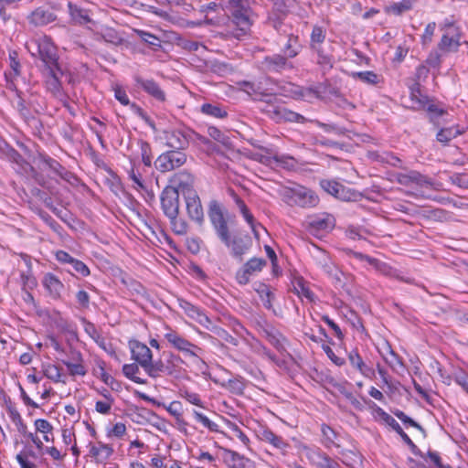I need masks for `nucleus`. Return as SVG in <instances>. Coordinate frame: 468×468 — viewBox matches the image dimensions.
Returning <instances> with one entry per match:
<instances>
[{
	"instance_id": "7c9ffc66",
	"label": "nucleus",
	"mask_w": 468,
	"mask_h": 468,
	"mask_svg": "<svg viewBox=\"0 0 468 468\" xmlns=\"http://www.w3.org/2000/svg\"><path fill=\"white\" fill-rule=\"evenodd\" d=\"M307 458L317 468H326L332 459L318 448L310 449L307 452Z\"/></svg>"
},
{
	"instance_id": "1a4fd4ad",
	"label": "nucleus",
	"mask_w": 468,
	"mask_h": 468,
	"mask_svg": "<svg viewBox=\"0 0 468 468\" xmlns=\"http://www.w3.org/2000/svg\"><path fill=\"white\" fill-rule=\"evenodd\" d=\"M326 37V30L324 27L315 25L313 27V30L310 37V47L318 55V63L324 66H332V58L325 55L321 48L322 44L324 42Z\"/></svg>"
},
{
	"instance_id": "20e7f679",
	"label": "nucleus",
	"mask_w": 468,
	"mask_h": 468,
	"mask_svg": "<svg viewBox=\"0 0 468 468\" xmlns=\"http://www.w3.org/2000/svg\"><path fill=\"white\" fill-rule=\"evenodd\" d=\"M46 76V88L57 99L63 100L65 94L62 90V79H65L69 84L74 83V75L72 72L61 65H57L49 68L43 69Z\"/></svg>"
},
{
	"instance_id": "72a5a7b5",
	"label": "nucleus",
	"mask_w": 468,
	"mask_h": 468,
	"mask_svg": "<svg viewBox=\"0 0 468 468\" xmlns=\"http://www.w3.org/2000/svg\"><path fill=\"white\" fill-rule=\"evenodd\" d=\"M204 327L212 332L216 336H218L224 342L231 344L233 346H238L239 341L237 338L233 337L222 327L214 324L210 319L208 320V324H207V325H204Z\"/></svg>"
},
{
	"instance_id": "cd10ccee",
	"label": "nucleus",
	"mask_w": 468,
	"mask_h": 468,
	"mask_svg": "<svg viewBox=\"0 0 468 468\" xmlns=\"http://www.w3.org/2000/svg\"><path fill=\"white\" fill-rule=\"evenodd\" d=\"M29 22L36 27L46 26L55 20L54 15L42 8H37L28 17Z\"/></svg>"
},
{
	"instance_id": "de8ad7c7",
	"label": "nucleus",
	"mask_w": 468,
	"mask_h": 468,
	"mask_svg": "<svg viewBox=\"0 0 468 468\" xmlns=\"http://www.w3.org/2000/svg\"><path fill=\"white\" fill-rule=\"evenodd\" d=\"M463 133L458 127H448L439 131L436 137L441 143L446 144Z\"/></svg>"
},
{
	"instance_id": "f8f14e48",
	"label": "nucleus",
	"mask_w": 468,
	"mask_h": 468,
	"mask_svg": "<svg viewBox=\"0 0 468 468\" xmlns=\"http://www.w3.org/2000/svg\"><path fill=\"white\" fill-rule=\"evenodd\" d=\"M266 261L261 258H252L248 261L243 267L237 271L236 279L239 284H247L250 277L256 275L263 267L266 266Z\"/></svg>"
},
{
	"instance_id": "79ce46f5",
	"label": "nucleus",
	"mask_w": 468,
	"mask_h": 468,
	"mask_svg": "<svg viewBox=\"0 0 468 468\" xmlns=\"http://www.w3.org/2000/svg\"><path fill=\"white\" fill-rule=\"evenodd\" d=\"M208 217L214 229L227 222L219 206L215 201L210 203Z\"/></svg>"
},
{
	"instance_id": "7ed1b4c3",
	"label": "nucleus",
	"mask_w": 468,
	"mask_h": 468,
	"mask_svg": "<svg viewBox=\"0 0 468 468\" xmlns=\"http://www.w3.org/2000/svg\"><path fill=\"white\" fill-rule=\"evenodd\" d=\"M26 48L32 57H38L41 59L44 69L60 65L56 47L47 36L29 39L26 43Z\"/></svg>"
},
{
	"instance_id": "6ab92c4d",
	"label": "nucleus",
	"mask_w": 468,
	"mask_h": 468,
	"mask_svg": "<svg viewBox=\"0 0 468 468\" xmlns=\"http://www.w3.org/2000/svg\"><path fill=\"white\" fill-rule=\"evenodd\" d=\"M63 364L67 367L70 376L83 377L87 373L82 355L79 351L71 350L69 359L63 361Z\"/></svg>"
},
{
	"instance_id": "49530a36",
	"label": "nucleus",
	"mask_w": 468,
	"mask_h": 468,
	"mask_svg": "<svg viewBox=\"0 0 468 468\" xmlns=\"http://www.w3.org/2000/svg\"><path fill=\"white\" fill-rule=\"evenodd\" d=\"M321 431L323 434L322 441L324 447L330 449L333 446H338V444L335 443V439L337 435L330 426L323 424L321 426Z\"/></svg>"
},
{
	"instance_id": "423d86ee",
	"label": "nucleus",
	"mask_w": 468,
	"mask_h": 468,
	"mask_svg": "<svg viewBox=\"0 0 468 468\" xmlns=\"http://www.w3.org/2000/svg\"><path fill=\"white\" fill-rule=\"evenodd\" d=\"M166 145L176 150L186 149L198 134L188 127H178L165 131Z\"/></svg>"
},
{
	"instance_id": "2eb2a0df",
	"label": "nucleus",
	"mask_w": 468,
	"mask_h": 468,
	"mask_svg": "<svg viewBox=\"0 0 468 468\" xmlns=\"http://www.w3.org/2000/svg\"><path fill=\"white\" fill-rule=\"evenodd\" d=\"M87 448L89 457L97 463H106L113 453L112 446L101 441L90 442Z\"/></svg>"
},
{
	"instance_id": "a211bd4d",
	"label": "nucleus",
	"mask_w": 468,
	"mask_h": 468,
	"mask_svg": "<svg viewBox=\"0 0 468 468\" xmlns=\"http://www.w3.org/2000/svg\"><path fill=\"white\" fill-rule=\"evenodd\" d=\"M170 182L172 185L168 186L167 187L176 188L178 195L181 193L183 197H186L190 191H196L193 188V177L187 172H179L175 174Z\"/></svg>"
},
{
	"instance_id": "c85d7f7f",
	"label": "nucleus",
	"mask_w": 468,
	"mask_h": 468,
	"mask_svg": "<svg viewBox=\"0 0 468 468\" xmlns=\"http://www.w3.org/2000/svg\"><path fill=\"white\" fill-rule=\"evenodd\" d=\"M129 178L133 181V187L135 189H145L142 179L140 164L133 159H130V167L127 169Z\"/></svg>"
},
{
	"instance_id": "f257e3e1",
	"label": "nucleus",
	"mask_w": 468,
	"mask_h": 468,
	"mask_svg": "<svg viewBox=\"0 0 468 468\" xmlns=\"http://www.w3.org/2000/svg\"><path fill=\"white\" fill-rule=\"evenodd\" d=\"M225 12L236 27L235 36L239 37L247 34L253 23V12L248 0H229Z\"/></svg>"
},
{
	"instance_id": "8fccbe9b",
	"label": "nucleus",
	"mask_w": 468,
	"mask_h": 468,
	"mask_svg": "<svg viewBox=\"0 0 468 468\" xmlns=\"http://www.w3.org/2000/svg\"><path fill=\"white\" fill-rule=\"evenodd\" d=\"M227 425L228 428L232 431L233 435L237 437L247 449H250V440L242 431L239 426L229 420L227 421Z\"/></svg>"
},
{
	"instance_id": "864d4df0",
	"label": "nucleus",
	"mask_w": 468,
	"mask_h": 468,
	"mask_svg": "<svg viewBox=\"0 0 468 468\" xmlns=\"http://www.w3.org/2000/svg\"><path fill=\"white\" fill-rule=\"evenodd\" d=\"M85 331L100 347L106 350V342L104 337L101 335L92 324H88L85 327Z\"/></svg>"
},
{
	"instance_id": "0eeeda50",
	"label": "nucleus",
	"mask_w": 468,
	"mask_h": 468,
	"mask_svg": "<svg viewBox=\"0 0 468 468\" xmlns=\"http://www.w3.org/2000/svg\"><path fill=\"white\" fill-rule=\"evenodd\" d=\"M463 42L464 41L460 27L454 24H450L444 28L439 48L445 53L456 52Z\"/></svg>"
},
{
	"instance_id": "4c0bfd02",
	"label": "nucleus",
	"mask_w": 468,
	"mask_h": 468,
	"mask_svg": "<svg viewBox=\"0 0 468 468\" xmlns=\"http://www.w3.org/2000/svg\"><path fill=\"white\" fill-rule=\"evenodd\" d=\"M413 6L412 0H401L399 2L391 3L386 6V12L394 15L400 16L403 13L410 11Z\"/></svg>"
},
{
	"instance_id": "e433bc0d",
	"label": "nucleus",
	"mask_w": 468,
	"mask_h": 468,
	"mask_svg": "<svg viewBox=\"0 0 468 468\" xmlns=\"http://www.w3.org/2000/svg\"><path fill=\"white\" fill-rule=\"evenodd\" d=\"M140 367L141 366L136 362L125 364L122 367V373L127 378L137 384H145V379L138 376L140 373Z\"/></svg>"
},
{
	"instance_id": "bf43d9fd",
	"label": "nucleus",
	"mask_w": 468,
	"mask_h": 468,
	"mask_svg": "<svg viewBox=\"0 0 468 468\" xmlns=\"http://www.w3.org/2000/svg\"><path fill=\"white\" fill-rule=\"evenodd\" d=\"M269 342L275 346L278 350L284 349L286 339L279 332H272L268 334Z\"/></svg>"
},
{
	"instance_id": "2f4dec72",
	"label": "nucleus",
	"mask_w": 468,
	"mask_h": 468,
	"mask_svg": "<svg viewBox=\"0 0 468 468\" xmlns=\"http://www.w3.org/2000/svg\"><path fill=\"white\" fill-rule=\"evenodd\" d=\"M144 370L152 378H157L163 375H166V372H169L168 367L165 366L164 360H153V358L147 364V367L144 368Z\"/></svg>"
},
{
	"instance_id": "69168bd1",
	"label": "nucleus",
	"mask_w": 468,
	"mask_h": 468,
	"mask_svg": "<svg viewBox=\"0 0 468 468\" xmlns=\"http://www.w3.org/2000/svg\"><path fill=\"white\" fill-rule=\"evenodd\" d=\"M114 97L122 105L127 106L130 104L129 97L126 91L121 86H114Z\"/></svg>"
},
{
	"instance_id": "ddd939ff",
	"label": "nucleus",
	"mask_w": 468,
	"mask_h": 468,
	"mask_svg": "<svg viewBox=\"0 0 468 468\" xmlns=\"http://www.w3.org/2000/svg\"><path fill=\"white\" fill-rule=\"evenodd\" d=\"M128 347L131 352L132 359L138 363L143 369L147 367V364L153 358L151 349L145 344L136 339L129 340Z\"/></svg>"
},
{
	"instance_id": "37998d69",
	"label": "nucleus",
	"mask_w": 468,
	"mask_h": 468,
	"mask_svg": "<svg viewBox=\"0 0 468 468\" xmlns=\"http://www.w3.org/2000/svg\"><path fill=\"white\" fill-rule=\"evenodd\" d=\"M301 50L298 37L290 36L283 48L284 57L289 59L296 57Z\"/></svg>"
},
{
	"instance_id": "f704fd0d",
	"label": "nucleus",
	"mask_w": 468,
	"mask_h": 468,
	"mask_svg": "<svg viewBox=\"0 0 468 468\" xmlns=\"http://www.w3.org/2000/svg\"><path fill=\"white\" fill-rule=\"evenodd\" d=\"M68 6L71 19L75 24L85 25L90 22V18L86 10L80 8L76 5H73L72 3H69Z\"/></svg>"
},
{
	"instance_id": "bb28decb",
	"label": "nucleus",
	"mask_w": 468,
	"mask_h": 468,
	"mask_svg": "<svg viewBox=\"0 0 468 468\" xmlns=\"http://www.w3.org/2000/svg\"><path fill=\"white\" fill-rule=\"evenodd\" d=\"M348 360L350 365L357 369L361 375L366 378H372L375 375V371L372 367H368L363 360L362 356L356 350H352L348 354Z\"/></svg>"
},
{
	"instance_id": "5fc2aeb1",
	"label": "nucleus",
	"mask_w": 468,
	"mask_h": 468,
	"mask_svg": "<svg viewBox=\"0 0 468 468\" xmlns=\"http://www.w3.org/2000/svg\"><path fill=\"white\" fill-rule=\"evenodd\" d=\"M410 98L413 103V107L418 109H425L428 103V98L422 95L419 89L411 90Z\"/></svg>"
},
{
	"instance_id": "774afa93",
	"label": "nucleus",
	"mask_w": 468,
	"mask_h": 468,
	"mask_svg": "<svg viewBox=\"0 0 468 468\" xmlns=\"http://www.w3.org/2000/svg\"><path fill=\"white\" fill-rule=\"evenodd\" d=\"M452 184L468 189V174H454L450 176Z\"/></svg>"
},
{
	"instance_id": "b1692460",
	"label": "nucleus",
	"mask_w": 468,
	"mask_h": 468,
	"mask_svg": "<svg viewBox=\"0 0 468 468\" xmlns=\"http://www.w3.org/2000/svg\"><path fill=\"white\" fill-rule=\"evenodd\" d=\"M135 81L139 87H141L154 99L158 101H165V94L158 83H156L154 80H145L141 77H135Z\"/></svg>"
},
{
	"instance_id": "dca6fc26",
	"label": "nucleus",
	"mask_w": 468,
	"mask_h": 468,
	"mask_svg": "<svg viewBox=\"0 0 468 468\" xmlns=\"http://www.w3.org/2000/svg\"><path fill=\"white\" fill-rule=\"evenodd\" d=\"M320 186L325 192L341 200L349 201L355 197L350 189L335 180H322Z\"/></svg>"
},
{
	"instance_id": "4468645a",
	"label": "nucleus",
	"mask_w": 468,
	"mask_h": 468,
	"mask_svg": "<svg viewBox=\"0 0 468 468\" xmlns=\"http://www.w3.org/2000/svg\"><path fill=\"white\" fill-rule=\"evenodd\" d=\"M184 198L189 218L201 225L204 221V210L197 193L196 191H190Z\"/></svg>"
},
{
	"instance_id": "a19ab883",
	"label": "nucleus",
	"mask_w": 468,
	"mask_h": 468,
	"mask_svg": "<svg viewBox=\"0 0 468 468\" xmlns=\"http://www.w3.org/2000/svg\"><path fill=\"white\" fill-rule=\"evenodd\" d=\"M240 89L248 93L250 96L257 98L258 96H267L270 92L267 90L261 88V83H254L249 81H243L240 84Z\"/></svg>"
},
{
	"instance_id": "052dcab7",
	"label": "nucleus",
	"mask_w": 468,
	"mask_h": 468,
	"mask_svg": "<svg viewBox=\"0 0 468 468\" xmlns=\"http://www.w3.org/2000/svg\"><path fill=\"white\" fill-rule=\"evenodd\" d=\"M45 162L47 165L60 177L66 178L69 175L68 171H66V169L58 161L52 158H48Z\"/></svg>"
},
{
	"instance_id": "393cba45",
	"label": "nucleus",
	"mask_w": 468,
	"mask_h": 468,
	"mask_svg": "<svg viewBox=\"0 0 468 468\" xmlns=\"http://www.w3.org/2000/svg\"><path fill=\"white\" fill-rule=\"evenodd\" d=\"M378 352L392 370L396 371L398 367L403 366L401 358L395 353L388 342L385 341L378 348Z\"/></svg>"
},
{
	"instance_id": "680f3d73",
	"label": "nucleus",
	"mask_w": 468,
	"mask_h": 468,
	"mask_svg": "<svg viewBox=\"0 0 468 468\" xmlns=\"http://www.w3.org/2000/svg\"><path fill=\"white\" fill-rule=\"evenodd\" d=\"M20 282L24 289H33L37 285V281L29 271L20 272Z\"/></svg>"
},
{
	"instance_id": "6e6d98bb",
	"label": "nucleus",
	"mask_w": 468,
	"mask_h": 468,
	"mask_svg": "<svg viewBox=\"0 0 468 468\" xmlns=\"http://www.w3.org/2000/svg\"><path fill=\"white\" fill-rule=\"evenodd\" d=\"M137 34L141 37V39L144 42L147 43L149 46L155 48L161 47V41L156 36L143 30L137 31Z\"/></svg>"
},
{
	"instance_id": "f3484780",
	"label": "nucleus",
	"mask_w": 468,
	"mask_h": 468,
	"mask_svg": "<svg viewBox=\"0 0 468 468\" xmlns=\"http://www.w3.org/2000/svg\"><path fill=\"white\" fill-rule=\"evenodd\" d=\"M41 282L50 298L53 300L61 298L65 286L58 276L51 272H47L44 274Z\"/></svg>"
},
{
	"instance_id": "a18cd8bd",
	"label": "nucleus",
	"mask_w": 468,
	"mask_h": 468,
	"mask_svg": "<svg viewBox=\"0 0 468 468\" xmlns=\"http://www.w3.org/2000/svg\"><path fill=\"white\" fill-rule=\"evenodd\" d=\"M8 416L12 421V423L15 425L16 431L23 436L27 434V426L24 422V420L22 419L20 413L16 409H10L8 410Z\"/></svg>"
},
{
	"instance_id": "338daca9",
	"label": "nucleus",
	"mask_w": 468,
	"mask_h": 468,
	"mask_svg": "<svg viewBox=\"0 0 468 468\" xmlns=\"http://www.w3.org/2000/svg\"><path fill=\"white\" fill-rule=\"evenodd\" d=\"M228 453L230 456V461L233 463V465L236 467H243L245 466L246 463H249L250 460L248 458H245L243 455H240L237 452L234 451H228Z\"/></svg>"
},
{
	"instance_id": "c03bdc74",
	"label": "nucleus",
	"mask_w": 468,
	"mask_h": 468,
	"mask_svg": "<svg viewBox=\"0 0 468 468\" xmlns=\"http://www.w3.org/2000/svg\"><path fill=\"white\" fill-rule=\"evenodd\" d=\"M43 374L46 378L55 383L65 382L62 379L61 368L53 364H47L43 366Z\"/></svg>"
},
{
	"instance_id": "c9c22d12",
	"label": "nucleus",
	"mask_w": 468,
	"mask_h": 468,
	"mask_svg": "<svg viewBox=\"0 0 468 468\" xmlns=\"http://www.w3.org/2000/svg\"><path fill=\"white\" fill-rule=\"evenodd\" d=\"M200 112L205 115L218 119H224L228 116L226 109L218 104L204 103L200 107Z\"/></svg>"
},
{
	"instance_id": "58836bf2",
	"label": "nucleus",
	"mask_w": 468,
	"mask_h": 468,
	"mask_svg": "<svg viewBox=\"0 0 468 468\" xmlns=\"http://www.w3.org/2000/svg\"><path fill=\"white\" fill-rule=\"evenodd\" d=\"M194 420L211 432H219V426L197 410H192Z\"/></svg>"
},
{
	"instance_id": "13d9d810",
	"label": "nucleus",
	"mask_w": 468,
	"mask_h": 468,
	"mask_svg": "<svg viewBox=\"0 0 468 468\" xmlns=\"http://www.w3.org/2000/svg\"><path fill=\"white\" fill-rule=\"evenodd\" d=\"M391 425L390 427L401 437L403 441L410 446L412 450L416 448V445L411 441V439L408 436L406 432L402 430L399 423L397 420H390Z\"/></svg>"
},
{
	"instance_id": "f03ea898",
	"label": "nucleus",
	"mask_w": 468,
	"mask_h": 468,
	"mask_svg": "<svg viewBox=\"0 0 468 468\" xmlns=\"http://www.w3.org/2000/svg\"><path fill=\"white\" fill-rule=\"evenodd\" d=\"M399 184L416 189V196L428 197L430 191H441L443 189L441 183L420 174L418 171H409L397 176Z\"/></svg>"
},
{
	"instance_id": "39448f33",
	"label": "nucleus",
	"mask_w": 468,
	"mask_h": 468,
	"mask_svg": "<svg viewBox=\"0 0 468 468\" xmlns=\"http://www.w3.org/2000/svg\"><path fill=\"white\" fill-rule=\"evenodd\" d=\"M164 338L172 348L182 353L186 356L198 358L199 353L202 351L198 346L190 342L183 335L169 325H165Z\"/></svg>"
},
{
	"instance_id": "4d7b16f0",
	"label": "nucleus",
	"mask_w": 468,
	"mask_h": 468,
	"mask_svg": "<svg viewBox=\"0 0 468 468\" xmlns=\"http://www.w3.org/2000/svg\"><path fill=\"white\" fill-rule=\"evenodd\" d=\"M72 270L82 277H87L90 274L89 267L81 261L73 259L69 264Z\"/></svg>"
},
{
	"instance_id": "3c124183",
	"label": "nucleus",
	"mask_w": 468,
	"mask_h": 468,
	"mask_svg": "<svg viewBox=\"0 0 468 468\" xmlns=\"http://www.w3.org/2000/svg\"><path fill=\"white\" fill-rule=\"evenodd\" d=\"M172 226V229L176 235H186L187 233L188 225L184 218H168Z\"/></svg>"
},
{
	"instance_id": "e2e57ef3",
	"label": "nucleus",
	"mask_w": 468,
	"mask_h": 468,
	"mask_svg": "<svg viewBox=\"0 0 468 468\" xmlns=\"http://www.w3.org/2000/svg\"><path fill=\"white\" fill-rule=\"evenodd\" d=\"M167 412L175 417L176 420L182 418V404L180 401L174 400L169 403V405L165 406Z\"/></svg>"
},
{
	"instance_id": "c756f323",
	"label": "nucleus",
	"mask_w": 468,
	"mask_h": 468,
	"mask_svg": "<svg viewBox=\"0 0 468 468\" xmlns=\"http://www.w3.org/2000/svg\"><path fill=\"white\" fill-rule=\"evenodd\" d=\"M309 225L314 231L327 232L333 229L335 219L331 216L315 217L310 220Z\"/></svg>"
},
{
	"instance_id": "a878e982",
	"label": "nucleus",
	"mask_w": 468,
	"mask_h": 468,
	"mask_svg": "<svg viewBox=\"0 0 468 468\" xmlns=\"http://www.w3.org/2000/svg\"><path fill=\"white\" fill-rule=\"evenodd\" d=\"M259 438L267 443L272 445L275 449L285 452L289 447V443L282 437L275 434L269 428H264L259 434Z\"/></svg>"
},
{
	"instance_id": "6e6552de",
	"label": "nucleus",
	"mask_w": 468,
	"mask_h": 468,
	"mask_svg": "<svg viewBox=\"0 0 468 468\" xmlns=\"http://www.w3.org/2000/svg\"><path fill=\"white\" fill-rule=\"evenodd\" d=\"M186 162V155L180 151H167L155 161V167L162 173L172 171L182 166Z\"/></svg>"
},
{
	"instance_id": "ea45409f",
	"label": "nucleus",
	"mask_w": 468,
	"mask_h": 468,
	"mask_svg": "<svg viewBox=\"0 0 468 468\" xmlns=\"http://www.w3.org/2000/svg\"><path fill=\"white\" fill-rule=\"evenodd\" d=\"M352 77L368 85H377L382 80L380 75L370 70L353 72Z\"/></svg>"
},
{
	"instance_id": "9d476101",
	"label": "nucleus",
	"mask_w": 468,
	"mask_h": 468,
	"mask_svg": "<svg viewBox=\"0 0 468 468\" xmlns=\"http://www.w3.org/2000/svg\"><path fill=\"white\" fill-rule=\"evenodd\" d=\"M161 205L167 218H175L179 214V195L174 187H165L161 194Z\"/></svg>"
},
{
	"instance_id": "412c9836",
	"label": "nucleus",
	"mask_w": 468,
	"mask_h": 468,
	"mask_svg": "<svg viewBox=\"0 0 468 468\" xmlns=\"http://www.w3.org/2000/svg\"><path fill=\"white\" fill-rule=\"evenodd\" d=\"M179 307L191 319L197 322L203 327L208 324L209 317L199 307L192 304L186 300H179Z\"/></svg>"
},
{
	"instance_id": "9b49d317",
	"label": "nucleus",
	"mask_w": 468,
	"mask_h": 468,
	"mask_svg": "<svg viewBox=\"0 0 468 468\" xmlns=\"http://www.w3.org/2000/svg\"><path fill=\"white\" fill-rule=\"evenodd\" d=\"M290 193L291 202L302 207H315L319 202V198L315 193L313 190L303 186L292 188Z\"/></svg>"
},
{
	"instance_id": "09e8293b",
	"label": "nucleus",
	"mask_w": 468,
	"mask_h": 468,
	"mask_svg": "<svg viewBox=\"0 0 468 468\" xmlns=\"http://www.w3.org/2000/svg\"><path fill=\"white\" fill-rule=\"evenodd\" d=\"M256 292L259 294L264 307L271 309L272 307L271 302L273 294L271 292L269 286L264 283H261L258 288H256Z\"/></svg>"
},
{
	"instance_id": "0e129e2a",
	"label": "nucleus",
	"mask_w": 468,
	"mask_h": 468,
	"mask_svg": "<svg viewBox=\"0 0 468 468\" xmlns=\"http://www.w3.org/2000/svg\"><path fill=\"white\" fill-rule=\"evenodd\" d=\"M296 290L299 296L304 297L310 302H313L314 300V292L303 282H297Z\"/></svg>"
},
{
	"instance_id": "603ef678",
	"label": "nucleus",
	"mask_w": 468,
	"mask_h": 468,
	"mask_svg": "<svg viewBox=\"0 0 468 468\" xmlns=\"http://www.w3.org/2000/svg\"><path fill=\"white\" fill-rule=\"evenodd\" d=\"M182 362L183 360L178 355L169 353L166 360L165 361V366L167 367L169 370V372H166V375H173Z\"/></svg>"
},
{
	"instance_id": "473e14b6",
	"label": "nucleus",
	"mask_w": 468,
	"mask_h": 468,
	"mask_svg": "<svg viewBox=\"0 0 468 468\" xmlns=\"http://www.w3.org/2000/svg\"><path fill=\"white\" fill-rule=\"evenodd\" d=\"M36 432L42 434L43 441L50 442L54 441L53 426L45 419H37L34 421Z\"/></svg>"
},
{
	"instance_id": "4be33fe9",
	"label": "nucleus",
	"mask_w": 468,
	"mask_h": 468,
	"mask_svg": "<svg viewBox=\"0 0 468 468\" xmlns=\"http://www.w3.org/2000/svg\"><path fill=\"white\" fill-rule=\"evenodd\" d=\"M262 65L267 70L273 72H280L292 67V63L281 54L265 57Z\"/></svg>"
},
{
	"instance_id": "5701e85b",
	"label": "nucleus",
	"mask_w": 468,
	"mask_h": 468,
	"mask_svg": "<svg viewBox=\"0 0 468 468\" xmlns=\"http://www.w3.org/2000/svg\"><path fill=\"white\" fill-rule=\"evenodd\" d=\"M223 243L231 250L233 257L240 260L242 255L245 254L250 247L249 239L239 236H234L233 238L229 236L228 241Z\"/></svg>"
},
{
	"instance_id": "aec40b11",
	"label": "nucleus",
	"mask_w": 468,
	"mask_h": 468,
	"mask_svg": "<svg viewBox=\"0 0 468 468\" xmlns=\"http://www.w3.org/2000/svg\"><path fill=\"white\" fill-rule=\"evenodd\" d=\"M271 118L276 122H303L304 117L297 112H294L283 106H275L271 110L268 111Z\"/></svg>"
}]
</instances>
